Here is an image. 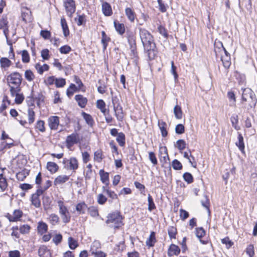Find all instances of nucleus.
Listing matches in <instances>:
<instances>
[{
	"instance_id": "c03bdc74",
	"label": "nucleus",
	"mask_w": 257,
	"mask_h": 257,
	"mask_svg": "<svg viewBox=\"0 0 257 257\" xmlns=\"http://www.w3.org/2000/svg\"><path fill=\"white\" fill-rule=\"evenodd\" d=\"M168 235L170 239L175 238L177 233V229L174 226H169L168 228Z\"/></svg>"
},
{
	"instance_id": "f257e3e1",
	"label": "nucleus",
	"mask_w": 257,
	"mask_h": 257,
	"mask_svg": "<svg viewBox=\"0 0 257 257\" xmlns=\"http://www.w3.org/2000/svg\"><path fill=\"white\" fill-rule=\"evenodd\" d=\"M139 35L145 51H147L150 60L154 59L156 48L153 35L146 29L139 28Z\"/></svg>"
},
{
	"instance_id": "a211bd4d",
	"label": "nucleus",
	"mask_w": 257,
	"mask_h": 257,
	"mask_svg": "<svg viewBox=\"0 0 257 257\" xmlns=\"http://www.w3.org/2000/svg\"><path fill=\"white\" fill-rule=\"evenodd\" d=\"M23 212L20 210H15L14 211L13 215H9L8 219L10 222H15L18 221L22 216Z\"/></svg>"
},
{
	"instance_id": "13d9d810",
	"label": "nucleus",
	"mask_w": 257,
	"mask_h": 257,
	"mask_svg": "<svg viewBox=\"0 0 257 257\" xmlns=\"http://www.w3.org/2000/svg\"><path fill=\"white\" fill-rule=\"evenodd\" d=\"M34 99L36 100L37 105L40 107L41 103L44 102L45 96L42 93H39Z\"/></svg>"
},
{
	"instance_id": "aec40b11",
	"label": "nucleus",
	"mask_w": 257,
	"mask_h": 257,
	"mask_svg": "<svg viewBox=\"0 0 257 257\" xmlns=\"http://www.w3.org/2000/svg\"><path fill=\"white\" fill-rule=\"evenodd\" d=\"M157 240L156 239V234L154 231H152L150 233L149 237L146 240V245L149 247H153L155 245Z\"/></svg>"
},
{
	"instance_id": "1a4fd4ad",
	"label": "nucleus",
	"mask_w": 257,
	"mask_h": 257,
	"mask_svg": "<svg viewBox=\"0 0 257 257\" xmlns=\"http://www.w3.org/2000/svg\"><path fill=\"white\" fill-rule=\"evenodd\" d=\"M112 103L113 105V109L115 112V115L117 120L119 121H122L124 115L122 106L119 104L115 105L113 99H112Z\"/></svg>"
},
{
	"instance_id": "9d476101",
	"label": "nucleus",
	"mask_w": 257,
	"mask_h": 257,
	"mask_svg": "<svg viewBox=\"0 0 257 257\" xmlns=\"http://www.w3.org/2000/svg\"><path fill=\"white\" fill-rule=\"evenodd\" d=\"M48 124L51 130H56L59 124V117L57 116H50L48 120Z\"/></svg>"
},
{
	"instance_id": "72a5a7b5",
	"label": "nucleus",
	"mask_w": 257,
	"mask_h": 257,
	"mask_svg": "<svg viewBox=\"0 0 257 257\" xmlns=\"http://www.w3.org/2000/svg\"><path fill=\"white\" fill-rule=\"evenodd\" d=\"M28 116L29 123L30 124H32L34 122L35 119V112L33 110V108H29L28 109Z\"/></svg>"
},
{
	"instance_id": "0eeeda50",
	"label": "nucleus",
	"mask_w": 257,
	"mask_h": 257,
	"mask_svg": "<svg viewBox=\"0 0 257 257\" xmlns=\"http://www.w3.org/2000/svg\"><path fill=\"white\" fill-rule=\"evenodd\" d=\"M63 163L66 164H69V166L65 167L67 169L76 170L78 168V162L75 157H71L69 159L64 158L63 160Z\"/></svg>"
},
{
	"instance_id": "4468645a",
	"label": "nucleus",
	"mask_w": 257,
	"mask_h": 257,
	"mask_svg": "<svg viewBox=\"0 0 257 257\" xmlns=\"http://www.w3.org/2000/svg\"><path fill=\"white\" fill-rule=\"evenodd\" d=\"M180 252V249L178 246L171 244L168 250V255L169 256H172L174 255H178Z\"/></svg>"
},
{
	"instance_id": "bb28decb",
	"label": "nucleus",
	"mask_w": 257,
	"mask_h": 257,
	"mask_svg": "<svg viewBox=\"0 0 257 257\" xmlns=\"http://www.w3.org/2000/svg\"><path fill=\"white\" fill-rule=\"evenodd\" d=\"M37 229L39 233L41 234L46 233L48 230L47 224L43 221H40L38 223Z\"/></svg>"
},
{
	"instance_id": "5fc2aeb1",
	"label": "nucleus",
	"mask_w": 257,
	"mask_h": 257,
	"mask_svg": "<svg viewBox=\"0 0 257 257\" xmlns=\"http://www.w3.org/2000/svg\"><path fill=\"white\" fill-rule=\"evenodd\" d=\"M55 85L56 87H63L66 84V80L64 78H56Z\"/></svg>"
},
{
	"instance_id": "6ab92c4d",
	"label": "nucleus",
	"mask_w": 257,
	"mask_h": 257,
	"mask_svg": "<svg viewBox=\"0 0 257 257\" xmlns=\"http://www.w3.org/2000/svg\"><path fill=\"white\" fill-rule=\"evenodd\" d=\"M113 24L115 30L119 35H122L125 33V27L123 24L119 23L117 21L115 20Z\"/></svg>"
},
{
	"instance_id": "cd10ccee",
	"label": "nucleus",
	"mask_w": 257,
	"mask_h": 257,
	"mask_svg": "<svg viewBox=\"0 0 257 257\" xmlns=\"http://www.w3.org/2000/svg\"><path fill=\"white\" fill-rule=\"evenodd\" d=\"M35 68L37 72L40 74H42L45 71H48L49 69V66L47 64H44L43 65H41L40 63H37L35 65Z\"/></svg>"
},
{
	"instance_id": "7c9ffc66",
	"label": "nucleus",
	"mask_w": 257,
	"mask_h": 257,
	"mask_svg": "<svg viewBox=\"0 0 257 257\" xmlns=\"http://www.w3.org/2000/svg\"><path fill=\"white\" fill-rule=\"evenodd\" d=\"M116 141L120 147L124 146L125 144V136L123 133L120 132L116 136Z\"/></svg>"
},
{
	"instance_id": "b1692460",
	"label": "nucleus",
	"mask_w": 257,
	"mask_h": 257,
	"mask_svg": "<svg viewBox=\"0 0 257 257\" xmlns=\"http://www.w3.org/2000/svg\"><path fill=\"white\" fill-rule=\"evenodd\" d=\"M69 179V176L66 175H59L55 178L54 184L57 185L65 183Z\"/></svg>"
},
{
	"instance_id": "412c9836",
	"label": "nucleus",
	"mask_w": 257,
	"mask_h": 257,
	"mask_svg": "<svg viewBox=\"0 0 257 257\" xmlns=\"http://www.w3.org/2000/svg\"><path fill=\"white\" fill-rule=\"evenodd\" d=\"M158 126L160 130L162 137H167L168 135V132L167 131V123L163 121H160V120H159Z\"/></svg>"
},
{
	"instance_id": "bf43d9fd",
	"label": "nucleus",
	"mask_w": 257,
	"mask_h": 257,
	"mask_svg": "<svg viewBox=\"0 0 257 257\" xmlns=\"http://www.w3.org/2000/svg\"><path fill=\"white\" fill-rule=\"evenodd\" d=\"M100 247V243L98 241H94L91 246V248H90V252L91 253L96 251H98V249Z\"/></svg>"
},
{
	"instance_id": "20e7f679",
	"label": "nucleus",
	"mask_w": 257,
	"mask_h": 257,
	"mask_svg": "<svg viewBox=\"0 0 257 257\" xmlns=\"http://www.w3.org/2000/svg\"><path fill=\"white\" fill-rule=\"evenodd\" d=\"M242 101H248L250 108H254L257 103V99L254 92L249 88H242Z\"/></svg>"
},
{
	"instance_id": "e433bc0d",
	"label": "nucleus",
	"mask_w": 257,
	"mask_h": 257,
	"mask_svg": "<svg viewBox=\"0 0 257 257\" xmlns=\"http://www.w3.org/2000/svg\"><path fill=\"white\" fill-rule=\"evenodd\" d=\"M101 43L103 45V49L105 50L106 49L107 46V42L110 41V39L109 37L107 36L104 31H102L101 32Z\"/></svg>"
},
{
	"instance_id": "5701e85b",
	"label": "nucleus",
	"mask_w": 257,
	"mask_h": 257,
	"mask_svg": "<svg viewBox=\"0 0 257 257\" xmlns=\"http://www.w3.org/2000/svg\"><path fill=\"white\" fill-rule=\"evenodd\" d=\"M99 175L100 176V180L103 183H105L106 185H108L109 181V174L105 172L103 169L99 171Z\"/></svg>"
},
{
	"instance_id": "49530a36",
	"label": "nucleus",
	"mask_w": 257,
	"mask_h": 257,
	"mask_svg": "<svg viewBox=\"0 0 257 257\" xmlns=\"http://www.w3.org/2000/svg\"><path fill=\"white\" fill-rule=\"evenodd\" d=\"M14 146L15 144L13 142L10 143H7L6 142H2L0 144V152H2L7 149H10Z\"/></svg>"
},
{
	"instance_id": "2f4dec72",
	"label": "nucleus",
	"mask_w": 257,
	"mask_h": 257,
	"mask_svg": "<svg viewBox=\"0 0 257 257\" xmlns=\"http://www.w3.org/2000/svg\"><path fill=\"white\" fill-rule=\"evenodd\" d=\"M31 201L32 204L35 207L39 208L41 207V200L39 196L33 194L31 196Z\"/></svg>"
},
{
	"instance_id": "f3484780",
	"label": "nucleus",
	"mask_w": 257,
	"mask_h": 257,
	"mask_svg": "<svg viewBox=\"0 0 257 257\" xmlns=\"http://www.w3.org/2000/svg\"><path fill=\"white\" fill-rule=\"evenodd\" d=\"M75 99L77 102L78 105L81 108H84L87 102V99L86 98L84 97L81 94L76 95L75 96Z\"/></svg>"
},
{
	"instance_id": "a878e982",
	"label": "nucleus",
	"mask_w": 257,
	"mask_h": 257,
	"mask_svg": "<svg viewBox=\"0 0 257 257\" xmlns=\"http://www.w3.org/2000/svg\"><path fill=\"white\" fill-rule=\"evenodd\" d=\"M47 168L52 174H53L58 171L59 167L54 162H48L47 164Z\"/></svg>"
},
{
	"instance_id": "f03ea898",
	"label": "nucleus",
	"mask_w": 257,
	"mask_h": 257,
	"mask_svg": "<svg viewBox=\"0 0 257 257\" xmlns=\"http://www.w3.org/2000/svg\"><path fill=\"white\" fill-rule=\"evenodd\" d=\"M22 79V76L19 72H15L9 75L7 81L10 87V92L13 93L21 88Z\"/></svg>"
},
{
	"instance_id": "2eb2a0df",
	"label": "nucleus",
	"mask_w": 257,
	"mask_h": 257,
	"mask_svg": "<svg viewBox=\"0 0 257 257\" xmlns=\"http://www.w3.org/2000/svg\"><path fill=\"white\" fill-rule=\"evenodd\" d=\"M38 255L40 257H51L50 250L44 245L39 247L38 250Z\"/></svg>"
},
{
	"instance_id": "603ef678",
	"label": "nucleus",
	"mask_w": 257,
	"mask_h": 257,
	"mask_svg": "<svg viewBox=\"0 0 257 257\" xmlns=\"http://www.w3.org/2000/svg\"><path fill=\"white\" fill-rule=\"evenodd\" d=\"M78 19H75V20L77 22V25L80 26L85 24L86 22L85 15L83 14L82 15H78Z\"/></svg>"
},
{
	"instance_id": "dca6fc26",
	"label": "nucleus",
	"mask_w": 257,
	"mask_h": 257,
	"mask_svg": "<svg viewBox=\"0 0 257 257\" xmlns=\"http://www.w3.org/2000/svg\"><path fill=\"white\" fill-rule=\"evenodd\" d=\"M125 14L131 23L134 22L136 18V14L133 9L130 8H125Z\"/></svg>"
},
{
	"instance_id": "0e129e2a",
	"label": "nucleus",
	"mask_w": 257,
	"mask_h": 257,
	"mask_svg": "<svg viewBox=\"0 0 257 257\" xmlns=\"http://www.w3.org/2000/svg\"><path fill=\"white\" fill-rule=\"evenodd\" d=\"M185 127L182 124H178L176 126L175 132L177 134L181 135L184 133Z\"/></svg>"
},
{
	"instance_id": "f8f14e48",
	"label": "nucleus",
	"mask_w": 257,
	"mask_h": 257,
	"mask_svg": "<svg viewBox=\"0 0 257 257\" xmlns=\"http://www.w3.org/2000/svg\"><path fill=\"white\" fill-rule=\"evenodd\" d=\"M159 153L160 161L166 163L167 161L169 160V157L167 152L166 147H160L159 149Z\"/></svg>"
},
{
	"instance_id": "c756f323",
	"label": "nucleus",
	"mask_w": 257,
	"mask_h": 257,
	"mask_svg": "<svg viewBox=\"0 0 257 257\" xmlns=\"http://www.w3.org/2000/svg\"><path fill=\"white\" fill-rule=\"evenodd\" d=\"M82 116L88 125L90 126H93L94 124V120L92 117L89 114L83 111L82 112Z\"/></svg>"
},
{
	"instance_id": "338daca9",
	"label": "nucleus",
	"mask_w": 257,
	"mask_h": 257,
	"mask_svg": "<svg viewBox=\"0 0 257 257\" xmlns=\"http://www.w3.org/2000/svg\"><path fill=\"white\" fill-rule=\"evenodd\" d=\"M59 50L61 54H67L71 51V48L68 45H64L61 47Z\"/></svg>"
},
{
	"instance_id": "3c124183",
	"label": "nucleus",
	"mask_w": 257,
	"mask_h": 257,
	"mask_svg": "<svg viewBox=\"0 0 257 257\" xmlns=\"http://www.w3.org/2000/svg\"><path fill=\"white\" fill-rule=\"evenodd\" d=\"M49 219L50 223L53 225H56L59 221V216L55 213H52L50 215Z\"/></svg>"
},
{
	"instance_id": "69168bd1",
	"label": "nucleus",
	"mask_w": 257,
	"mask_h": 257,
	"mask_svg": "<svg viewBox=\"0 0 257 257\" xmlns=\"http://www.w3.org/2000/svg\"><path fill=\"white\" fill-rule=\"evenodd\" d=\"M107 200V198L103 194H98L97 196V202L98 204L103 205Z\"/></svg>"
},
{
	"instance_id": "6e6d98bb",
	"label": "nucleus",
	"mask_w": 257,
	"mask_h": 257,
	"mask_svg": "<svg viewBox=\"0 0 257 257\" xmlns=\"http://www.w3.org/2000/svg\"><path fill=\"white\" fill-rule=\"evenodd\" d=\"M22 59L24 63H28L30 61V56L28 52L26 50L22 51Z\"/></svg>"
},
{
	"instance_id": "6e6552de",
	"label": "nucleus",
	"mask_w": 257,
	"mask_h": 257,
	"mask_svg": "<svg viewBox=\"0 0 257 257\" xmlns=\"http://www.w3.org/2000/svg\"><path fill=\"white\" fill-rule=\"evenodd\" d=\"M79 142V136L77 133H72L68 136L66 139V144L68 148L72 147L74 144H77Z\"/></svg>"
},
{
	"instance_id": "f704fd0d",
	"label": "nucleus",
	"mask_w": 257,
	"mask_h": 257,
	"mask_svg": "<svg viewBox=\"0 0 257 257\" xmlns=\"http://www.w3.org/2000/svg\"><path fill=\"white\" fill-rule=\"evenodd\" d=\"M87 207V205L83 202L77 204L76 206V210L77 212H79V214H84L85 213V211Z\"/></svg>"
},
{
	"instance_id": "864d4df0",
	"label": "nucleus",
	"mask_w": 257,
	"mask_h": 257,
	"mask_svg": "<svg viewBox=\"0 0 257 257\" xmlns=\"http://www.w3.org/2000/svg\"><path fill=\"white\" fill-rule=\"evenodd\" d=\"M196 236L200 239L205 234V231L203 227H198L196 228Z\"/></svg>"
},
{
	"instance_id": "de8ad7c7",
	"label": "nucleus",
	"mask_w": 257,
	"mask_h": 257,
	"mask_svg": "<svg viewBox=\"0 0 257 257\" xmlns=\"http://www.w3.org/2000/svg\"><path fill=\"white\" fill-rule=\"evenodd\" d=\"M158 31L165 39H168L169 34H168L167 29L162 25H160L158 27Z\"/></svg>"
},
{
	"instance_id": "79ce46f5",
	"label": "nucleus",
	"mask_w": 257,
	"mask_h": 257,
	"mask_svg": "<svg viewBox=\"0 0 257 257\" xmlns=\"http://www.w3.org/2000/svg\"><path fill=\"white\" fill-rule=\"evenodd\" d=\"M148 210L150 211H152L153 210L156 208V205L154 203V200L151 195L149 194L148 196Z\"/></svg>"
},
{
	"instance_id": "58836bf2",
	"label": "nucleus",
	"mask_w": 257,
	"mask_h": 257,
	"mask_svg": "<svg viewBox=\"0 0 257 257\" xmlns=\"http://www.w3.org/2000/svg\"><path fill=\"white\" fill-rule=\"evenodd\" d=\"M8 186L7 179L4 177L3 174H0V188L2 191L5 190Z\"/></svg>"
},
{
	"instance_id": "423d86ee",
	"label": "nucleus",
	"mask_w": 257,
	"mask_h": 257,
	"mask_svg": "<svg viewBox=\"0 0 257 257\" xmlns=\"http://www.w3.org/2000/svg\"><path fill=\"white\" fill-rule=\"evenodd\" d=\"M64 6L68 17L72 18L73 14L76 11V6L74 0H66Z\"/></svg>"
},
{
	"instance_id": "4be33fe9",
	"label": "nucleus",
	"mask_w": 257,
	"mask_h": 257,
	"mask_svg": "<svg viewBox=\"0 0 257 257\" xmlns=\"http://www.w3.org/2000/svg\"><path fill=\"white\" fill-rule=\"evenodd\" d=\"M236 146L238 148L239 150L242 152H244V144L243 142V138L242 135L238 133V141L235 143Z\"/></svg>"
},
{
	"instance_id": "c85d7f7f",
	"label": "nucleus",
	"mask_w": 257,
	"mask_h": 257,
	"mask_svg": "<svg viewBox=\"0 0 257 257\" xmlns=\"http://www.w3.org/2000/svg\"><path fill=\"white\" fill-rule=\"evenodd\" d=\"M58 206L59 208V212L60 215L63 214L64 213H67L69 212V210L67 207L64 205V202L62 200H58L57 201Z\"/></svg>"
},
{
	"instance_id": "ea45409f",
	"label": "nucleus",
	"mask_w": 257,
	"mask_h": 257,
	"mask_svg": "<svg viewBox=\"0 0 257 257\" xmlns=\"http://www.w3.org/2000/svg\"><path fill=\"white\" fill-rule=\"evenodd\" d=\"M174 113L177 119H181L182 117V111L180 106L176 105L174 108Z\"/></svg>"
},
{
	"instance_id": "c9c22d12",
	"label": "nucleus",
	"mask_w": 257,
	"mask_h": 257,
	"mask_svg": "<svg viewBox=\"0 0 257 257\" xmlns=\"http://www.w3.org/2000/svg\"><path fill=\"white\" fill-rule=\"evenodd\" d=\"M78 90V89L77 87H76V86L75 84L71 83L69 87L67 90V92H66L67 95L69 97H70L73 95L74 92L77 91Z\"/></svg>"
},
{
	"instance_id": "37998d69",
	"label": "nucleus",
	"mask_w": 257,
	"mask_h": 257,
	"mask_svg": "<svg viewBox=\"0 0 257 257\" xmlns=\"http://www.w3.org/2000/svg\"><path fill=\"white\" fill-rule=\"evenodd\" d=\"M35 127L40 132L44 133L45 132V122L43 120H39L37 121Z\"/></svg>"
},
{
	"instance_id": "774afa93",
	"label": "nucleus",
	"mask_w": 257,
	"mask_h": 257,
	"mask_svg": "<svg viewBox=\"0 0 257 257\" xmlns=\"http://www.w3.org/2000/svg\"><path fill=\"white\" fill-rule=\"evenodd\" d=\"M41 57L44 60H48L50 58L49 50L44 49L41 51Z\"/></svg>"
},
{
	"instance_id": "052dcab7",
	"label": "nucleus",
	"mask_w": 257,
	"mask_h": 257,
	"mask_svg": "<svg viewBox=\"0 0 257 257\" xmlns=\"http://www.w3.org/2000/svg\"><path fill=\"white\" fill-rule=\"evenodd\" d=\"M25 77L28 81H31L34 79L35 76L31 70H27L25 72Z\"/></svg>"
},
{
	"instance_id": "680f3d73",
	"label": "nucleus",
	"mask_w": 257,
	"mask_h": 257,
	"mask_svg": "<svg viewBox=\"0 0 257 257\" xmlns=\"http://www.w3.org/2000/svg\"><path fill=\"white\" fill-rule=\"evenodd\" d=\"M221 242L225 244L227 248H229L233 244V242L229 239L228 237H226L221 239Z\"/></svg>"
},
{
	"instance_id": "09e8293b",
	"label": "nucleus",
	"mask_w": 257,
	"mask_h": 257,
	"mask_svg": "<svg viewBox=\"0 0 257 257\" xmlns=\"http://www.w3.org/2000/svg\"><path fill=\"white\" fill-rule=\"evenodd\" d=\"M68 244L70 248L71 249H75L78 246L77 241L72 237L68 238Z\"/></svg>"
},
{
	"instance_id": "9b49d317",
	"label": "nucleus",
	"mask_w": 257,
	"mask_h": 257,
	"mask_svg": "<svg viewBox=\"0 0 257 257\" xmlns=\"http://www.w3.org/2000/svg\"><path fill=\"white\" fill-rule=\"evenodd\" d=\"M21 88H20L19 90L16 91V92H10L11 95L12 97H15V102L17 104H21L24 100L25 97L23 93H20Z\"/></svg>"
},
{
	"instance_id": "39448f33",
	"label": "nucleus",
	"mask_w": 257,
	"mask_h": 257,
	"mask_svg": "<svg viewBox=\"0 0 257 257\" xmlns=\"http://www.w3.org/2000/svg\"><path fill=\"white\" fill-rule=\"evenodd\" d=\"M126 37L131 50V56L134 58H138L136 37L135 34L132 32H127Z\"/></svg>"
},
{
	"instance_id": "473e14b6",
	"label": "nucleus",
	"mask_w": 257,
	"mask_h": 257,
	"mask_svg": "<svg viewBox=\"0 0 257 257\" xmlns=\"http://www.w3.org/2000/svg\"><path fill=\"white\" fill-rule=\"evenodd\" d=\"M230 121L232 123V126L237 131H238L240 129V127L239 125H237L238 122V115L236 114H234L232 115L230 117Z\"/></svg>"
},
{
	"instance_id": "e2e57ef3",
	"label": "nucleus",
	"mask_w": 257,
	"mask_h": 257,
	"mask_svg": "<svg viewBox=\"0 0 257 257\" xmlns=\"http://www.w3.org/2000/svg\"><path fill=\"white\" fill-rule=\"evenodd\" d=\"M246 252L249 257H253L254 254V246L252 244H249L246 249Z\"/></svg>"
},
{
	"instance_id": "a19ab883",
	"label": "nucleus",
	"mask_w": 257,
	"mask_h": 257,
	"mask_svg": "<svg viewBox=\"0 0 257 257\" xmlns=\"http://www.w3.org/2000/svg\"><path fill=\"white\" fill-rule=\"evenodd\" d=\"M183 179L188 184H191L193 182L194 178L192 175L189 172H185L183 175Z\"/></svg>"
},
{
	"instance_id": "4d7b16f0",
	"label": "nucleus",
	"mask_w": 257,
	"mask_h": 257,
	"mask_svg": "<svg viewBox=\"0 0 257 257\" xmlns=\"http://www.w3.org/2000/svg\"><path fill=\"white\" fill-rule=\"evenodd\" d=\"M177 147L180 151L183 150L186 146L185 141L184 140H179L176 142Z\"/></svg>"
},
{
	"instance_id": "8fccbe9b",
	"label": "nucleus",
	"mask_w": 257,
	"mask_h": 257,
	"mask_svg": "<svg viewBox=\"0 0 257 257\" xmlns=\"http://www.w3.org/2000/svg\"><path fill=\"white\" fill-rule=\"evenodd\" d=\"M172 166L175 170H180L183 168V166L181 162L177 159L173 160L172 162Z\"/></svg>"
},
{
	"instance_id": "ddd939ff",
	"label": "nucleus",
	"mask_w": 257,
	"mask_h": 257,
	"mask_svg": "<svg viewBox=\"0 0 257 257\" xmlns=\"http://www.w3.org/2000/svg\"><path fill=\"white\" fill-rule=\"evenodd\" d=\"M102 11L105 16H110L112 14V10L110 5L106 2H103L102 4Z\"/></svg>"
},
{
	"instance_id": "393cba45",
	"label": "nucleus",
	"mask_w": 257,
	"mask_h": 257,
	"mask_svg": "<svg viewBox=\"0 0 257 257\" xmlns=\"http://www.w3.org/2000/svg\"><path fill=\"white\" fill-rule=\"evenodd\" d=\"M61 25L64 36L67 37L69 35V30L65 19L62 18L61 19Z\"/></svg>"
},
{
	"instance_id": "a18cd8bd",
	"label": "nucleus",
	"mask_w": 257,
	"mask_h": 257,
	"mask_svg": "<svg viewBox=\"0 0 257 257\" xmlns=\"http://www.w3.org/2000/svg\"><path fill=\"white\" fill-rule=\"evenodd\" d=\"M221 60L225 69L229 68L231 65L230 57H221Z\"/></svg>"
},
{
	"instance_id": "7ed1b4c3",
	"label": "nucleus",
	"mask_w": 257,
	"mask_h": 257,
	"mask_svg": "<svg viewBox=\"0 0 257 257\" xmlns=\"http://www.w3.org/2000/svg\"><path fill=\"white\" fill-rule=\"evenodd\" d=\"M107 218L105 223L111 228H118L123 225V218L119 211H116L108 214Z\"/></svg>"
},
{
	"instance_id": "4c0bfd02",
	"label": "nucleus",
	"mask_w": 257,
	"mask_h": 257,
	"mask_svg": "<svg viewBox=\"0 0 257 257\" xmlns=\"http://www.w3.org/2000/svg\"><path fill=\"white\" fill-rule=\"evenodd\" d=\"M12 62L7 58L3 57L0 59L1 66L2 68H8L11 65Z\"/></svg>"
}]
</instances>
